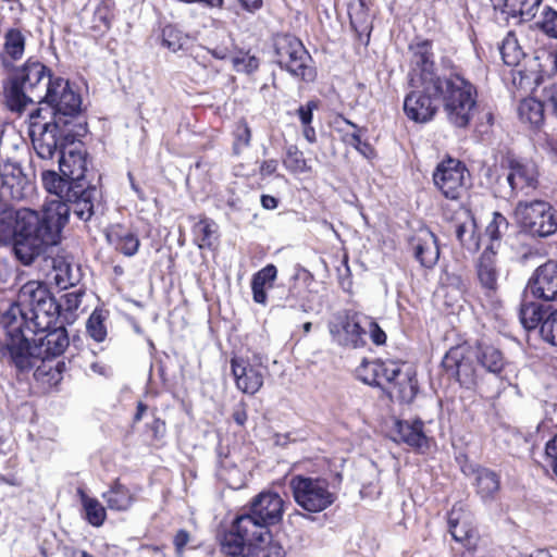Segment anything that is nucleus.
<instances>
[{
    "label": "nucleus",
    "mask_w": 557,
    "mask_h": 557,
    "mask_svg": "<svg viewBox=\"0 0 557 557\" xmlns=\"http://www.w3.org/2000/svg\"><path fill=\"white\" fill-rule=\"evenodd\" d=\"M18 309H13L12 320H8L9 334H5L1 349L2 359L13 366L20 372H27L36 368L34 376L38 381L52 384L61 379V372L46 363V360L62 355L70 341L64 326H52L48 331L32 330L27 332L18 329L14 314Z\"/></svg>",
    "instance_id": "1"
},
{
    "label": "nucleus",
    "mask_w": 557,
    "mask_h": 557,
    "mask_svg": "<svg viewBox=\"0 0 557 557\" xmlns=\"http://www.w3.org/2000/svg\"><path fill=\"white\" fill-rule=\"evenodd\" d=\"M53 77L50 69L44 63L28 59L12 71L3 85L7 107L21 113L30 103L41 104L47 85Z\"/></svg>",
    "instance_id": "2"
},
{
    "label": "nucleus",
    "mask_w": 557,
    "mask_h": 557,
    "mask_svg": "<svg viewBox=\"0 0 557 557\" xmlns=\"http://www.w3.org/2000/svg\"><path fill=\"white\" fill-rule=\"evenodd\" d=\"M66 209L55 206L45 209L42 215H37V223L30 230L18 232L13 237V251L15 257L24 264L29 265L39 257L48 246L58 244L64 227Z\"/></svg>",
    "instance_id": "3"
},
{
    "label": "nucleus",
    "mask_w": 557,
    "mask_h": 557,
    "mask_svg": "<svg viewBox=\"0 0 557 557\" xmlns=\"http://www.w3.org/2000/svg\"><path fill=\"white\" fill-rule=\"evenodd\" d=\"M41 103L52 109V121L72 126L73 134L86 135L87 121L82 109V97L69 81L54 76L49 81Z\"/></svg>",
    "instance_id": "4"
},
{
    "label": "nucleus",
    "mask_w": 557,
    "mask_h": 557,
    "mask_svg": "<svg viewBox=\"0 0 557 557\" xmlns=\"http://www.w3.org/2000/svg\"><path fill=\"white\" fill-rule=\"evenodd\" d=\"M438 90H433L435 98H442L444 112L450 124L467 127L476 104L475 87L459 74L443 77Z\"/></svg>",
    "instance_id": "5"
},
{
    "label": "nucleus",
    "mask_w": 557,
    "mask_h": 557,
    "mask_svg": "<svg viewBox=\"0 0 557 557\" xmlns=\"http://www.w3.org/2000/svg\"><path fill=\"white\" fill-rule=\"evenodd\" d=\"M42 109H37L30 114L29 136L33 148L38 158L45 161L52 160L57 154H61L69 144H74L84 135L73 134L72 126L60 125L55 121L40 124L35 121L39 117Z\"/></svg>",
    "instance_id": "6"
},
{
    "label": "nucleus",
    "mask_w": 557,
    "mask_h": 557,
    "mask_svg": "<svg viewBox=\"0 0 557 557\" xmlns=\"http://www.w3.org/2000/svg\"><path fill=\"white\" fill-rule=\"evenodd\" d=\"M283 510L284 502L277 493L261 492L237 515L238 523L243 528L248 525L252 536L263 542V536H271L269 527L281 521Z\"/></svg>",
    "instance_id": "7"
},
{
    "label": "nucleus",
    "mask_w": 557,
    "mask_h": 557,
    "mask_svg": "<svg viewBox=\"0 0 557 557\" xmlns=\"http://www.w3.org/2000/svg\"><path fill=\"white\" fill-rule=\"evenodd\" d=\"M274 52L275 61L281 69L307 82L314 79L315 72L310 65L311 57L298 38L287 34L277 35L274 38Z\"/></svg>",
    "instance_id": "8"
},
{
    "label": "nucleus",
    "mask_w": 557,
    "mask_h": 557,
    "mask_svg": "<svg viewBox=\"0 0 557 557\" xmlns=\"http://www.w3.org/2000/svg\"><path fill=\"white\" fill-rule=\"evenodd\" d=\"M289 487L296 504L308 512H321L336 499L329 490L327 481L321 478L295 475Z\"/></svg>",
    "instance_id": "9"
},
{
    "label": "nucleus",
    "mask_w": 557,
    "mask_h": 557,
    "mask_svg": "<svg viewBox=\"0 0 557 557\" xmlns=\"http://www.w3.org/2000/svg\"><path fill=\"white\" fill-rule=\"evenodd\" d=\"M515 216L521 228L532 236L547 237L557 231L553 208L546 201H519Z\"/></svg>",
    "instance_id": "10"
},
{
    "label": "nucleus",
    "mask_w": 557,
    "mask_h": 557,
    "mask_svg": "<svg viewBox=\"0 0 557 557\" xmlns=\"http://www.w3.org/2000/svg\"><path fill=\"white\" fill-rule=\"evenodd\" d=\"M433 182L444 197L456 200L470 186V173L461 161L447 158L435 168Z\"/></svg>",
    "instance_id": "11"
},
{
    "label": "nucleus",
    "mask_w": 557,
    "mask_h": 557,
    "mask_svg": "<svg viewBox=\"0 0 557 557\" xmlns=\"http://www.w3.org/2000/svg\"><path fill=\"white\" fill-rule=\"evenodd\" d=\"M100 196L96 186L87 183H77L74 188L67 190L64 201H51L46 209L63 206L66 209L64 225L67 223L69 215L73 212L79 220L89 221L95 213V203Z\"/></svg>",
    "instance_id": "12"
},
{
    "label": "nucleus",
    "mask_w": 557,
    "mask_h": 557,
    "mask_svg": "<svg viewBox=\"0 0 557 557\" xmlns=\"http://www.w3.org/2000/svg\"><path fill=\"white\" fill-rule=\"evenodd\" d=\"M49 294L50 292L41 282L29 281L25 283L18 292L16 304H13L1 317V324L5 330V334H9V324L7 322L12 320L13 309L20 310V314L16 313L14 315L18 329H23L27 324V312L40 304Z\"/></svg>",
    "instance_id": "13"
},
{
    "label": "nucleus",
    "mask_w": 557,
    "mask_h": 557,
    "mask_svg": "<svg viewBox=\"0 0 557 557\" xmlns=\"http://www.w3.org/2000/svg\"><path fill=\"white\" fill-rule=\"evenodd\" d=\"M474 360L473 347L463 345L450 348L443 358L442 364L461 385L469 388L475 384L478 376Z\"/></svg>",
    "instance_id": "14"
},
{
    "label": "nucleus",
    "mask_w": 557,
    "mask_h": 557,
    "mask_svg": "<svg viewBox=\"0 0 557 557\" xmlns=\"http://www.w3.org/2000/svg\"><path fill=\"white\" fill-rule=\"evenodd\" d=\"M333 341L343 346H358L364 334L363 317L349 311H339L329 323Z\"/></svg>",
    "instance_id": "15"
},
{
    "label": "nucleus",
    "mask_w": 557,
    "mask_h": 557,
    "mask_svg": "<svg viewBox=\"0 0 557 557\" xmlns=\"http://www.w3.org/2000/svg\"><path fill=\"white\" fill-rule=\"evenodd\" d=\"M37 215L36 211L27 208L14 210L8 203H0V243H11L18 232L34 227Z\"/></svg>",
    "instance_id": "16"
},
{
    "label": "nucleus",
    "mask_w": 557,
    "mask_h": 557,
    "mask_svg": "<svg viewBox=\"0 0 557 557\" xmlns=\"http://www.w3.org/2000/svg\"><path fill=\"white\" fill-rule=\"evenodd\" d=\"M506 181L510 187V196H529L539 186V171L535 163L511 159Z\"/></svg>",
    "instance_id": "17"
},
{
    "label": "nucleus",
    "mask_w": 557,
    "mask_h": 557,
    "mask_svg": "<svg viewBox=\"0 0 557 557\" xmlns=\"http://www.w3.org/2000/svg\"><path fill=\"white\" fill-rule=\"evenodd\" d=\"M412 71L419 76L421 87L426 90H438L440 81L443 78L434 72L432 44L428 40L411 45Z\"/></svg>",
    "instance_id": "18"
},
{
    "label": "nucleus",
    "mask_w": 557,
    "mask_h": 557,
    "mask_svg": "<svg viewBox=\"0 0 557 557\" xmlns=\"http://www.w3.org/2000/svg\"><path fill=\"white\" fill-rule=\"evenodd\" d=\"M33 187L22 169L13 163L4 164L0 170V203L24 199Z\"/></svg>",
    "instance_id": "19"
},
{
    "label": "nucleus",
    "mask_w": 557,
    "mask_h": 557,
    "mask_svg": "<svg viewBox=\"0 0 557 557\" xmlns=\"http://www.w3.org/2000/svg\"><path fill=\"white\" fill-rule=\"evenodd\" d=\"M231 369L236 387L244 394L255 395L263 386L265 367L248 359L232 358Z\"/></svg>",
    "instance_id": "20"
},
{
    "label": "nucleus",
    "mask_w": 557,
    "mask_h": 557,
    "mask_svg": "<svg viewBox=\"0 0 557 557\" xmlns=\"http://www.w3.org/2000/svg\"><path fill=\"white\" fill-rule=\"evenodd\" d=\"M252 533L248 525L245 528L239 525L236 516L230 529L218 535L221 552L230 557H245L247 550L252 548L253 542L258 541Z\"/></svg>",
    "instance_id": "21"
},
{
    "label": "nucleus",
    "mask_w": 557,
    "mask_h": 557,
    "mask_svg": "<svg viewBox=\"0 0 557 557\" xmlns=\"http://www.w3.org/2000/svg\"><path fill=\"white\" fill-rule=\"evenodd\" d=\"M87 157L83 144L81 141L76 144V140H74V144H69L60 154V172L73 183H86Z\"/></svg>",
    "instance_id": "22"
},
{
    "label": "nucleus",
    "mask_w": 557,
    "mask_h": 557,
    "mask_svg": "<svg viewBox=\"0 0 557 557\" xmlns=\"http://www.w3.org/2000/svg\"><path fill=\"white\" fill-rule=\"evenodd\" d=\"M475 274L481 293L494 298L499 289L500 271L496 263L495 252L485 249L475 263Z\"/></svg>",
    "instance_id": "23"
},
{
    "label": "nucleus",
    "mask_w": 557,
    "mask_h": 557,
    "mask_svg": "<svg viewBox=\"0 0 557 557\" xmlns=\"http://www.w3.org/2000/svg\"><path fill=\"white\" fill-rule=\"evenodd\" d=\"M468 455H458L457 462L460 465L462 472L466 475L475 474L476 493L484 503H490L495 499L497 492L500 488L499 475L481 466H466Z\"/></svg>",
    "instance_id": "24"
},
{
    "label": "nucleus",
    "mask_w": 557,
    "mask_h": 557,
    "mask_svg": "<svg viewBox=\"0 0 557 557\" xmlns=\"http://www.w3.org/2000/svg\"><path fill=\"white\" fill-rule=\"evenodd\" d=\"M433 90H413L407 95L404 101V111L408 119L417 123H426L431 121L436 111L437 106L433 99Z\"/></svg>",
    "instance_id": "25"
},
{
    "label": "nucleus",
    "mask_w": 557,
    "mask_h": 557,
    "mask_svg": "<svg viewBox=\"0 0 557 557\" xmlns=\"http://www.w3.org/2000/svg\"><path fill=\"white\" fill-rule=\"evenodd\" d=\"M60 311L61 305L49 294L40 304L27 312V324L24 325V330L27 332L32 330H35V332L48 331L57 324Z\"/></svg>",
    "instance_id": "26"
},
{
    "label": "nucleus",
    "mask_w": 557,
    "mask_h": 557,
    "mask_svg": "<svg viewBox=\"0 0 557 557\" xmlns=\"http://www.w3.org/2000/svg\"><path fill=\"white\" fill-rule=\"evenodd\" d=\"M389 377L385 386L389 398L410 404L418 393L414 371L409 367L404 370L403 366L397 363V371Z\"/></svg>",
    "instance_id": "27"
},
{
    "label": "nucleus",
    "mask_w": 557,
    "mask_h": 557,
    "mask_svg": "<svg viewBox=\"0 0 557 557\" xmlns=\"http://www.w3.org/2000/svg\"><path fill=\"white\" fill-rule=\"evenodd\" d=\"M531 293L544 300L557 299V262L549 260L540 265L529 284Z\"/></svg>",
    "instance_id": "28"
},
{
    "label": "nucleus",
    "mask_w": 557,
    "mask_h": 557,
    "mask_svg": "<svg viewBox=\"0 0 557 557\" xmlns=\"http://www.w3.org/2000/svg\"><path fill=\"white\" fill-rule=\"evenodd\" d=\"M414 258L425 268H432L440 258V248L435 235L428 228L419 230L410 239Z\"/></svg>",
    "instance_id": "29"
},
{
    "label": "nucleus",
    "mask_w": 557,
    "mask_h": 557,
    "mask_svg": "<svg viewBox=\"0 0 557 557\" xmlns=\"http://www.w3.org/2000/svg\"><path fill=\"white\" fill-rule=\"evenodd\" d=\"M397 363L393 360L363 361L357 369L358 376L369 385L381 386L385 389L389 376L397 371Z\"/></svg>",
    "instance_id": "30"
},
{
    "label": "nucleus",
    "mask_w": 557,
    "mask_h": 557,
    "mask_svg": "<svg viewBox=\"0 0 557 557\" xmlns=\"http://www.w3.org/2000/svg\"><path fill=\"white\" fill-rule=\"evenodd\" d=\"M473 349L476 362L486 371L499 373L503 370L505 360L499 349L483 342L478 343Z\"/></svg>",
    "instance_id": "31"
},
{
    "label": "nucleus",
    "mask_w": 557,
    "mask_h": 557,
    "mask_svg": "<svg viewBox=\"0 0 557 557\" xmlns=\"http://www.w3.org/2000/svg\"><path fill=\"white\" fill-rule=\"evenodd\" d=\"M108 242L127 257L134 256L140 246L138 237L122 226H115L107 234Z\"/></svg>",
    "instance_id": "32"
},
{
    "label": "nucleus",
    "mask_w": 557,
    "mask_h": 557,
    "mask_svg": "<svg viewBox=\"0 0 557 557\" xmlns=\"http://www.w3.org/2000/svg\"><path fill=\"white\" fill-rule=\"evenodd\" d=\"M466 220L456 225V237L461 246L470 252H475L480 248V236L476 232V223L469 210H465Z\"/></svg>",
    "instance_id": "33"
},
{
    "label": "nucleus",
    "mask_w": 557,
    "mask_h": 557,
    "mask_svg": "<svg viewBox=\"0 0 557 557\" xmlns=\"http://www.w3.org/2000/svg\"><path fill=\"white\" fill-rule=\"evenodd\" d=\"M544 98L537 100L533 97L523 99L518 108L520 120L533 127H540L544 122Z\"/></svg>",
    "instance_id": "34"
},
{
    "label": "nucleus",
    "mask_w": 557,
    "mask_h": 557,
    "mask_svg": "<svg viewBox=\"0 0 557 557\" xmlns=\"http://www.w3.org/2000/svg\"><path fill=\"white\" fill-rule=\"evenodd\" d=\"M194 242L200 249H211L218 240V225L203 218L193 226Z\"/></svg>",
    "instance_id": "35"
},
{
    "label": "nucleus",
    "mask_w": 557,
    "mask_h": 557,
    "mask_svg": "<svg viewBox=\"0 0 557 557\" xmlns=\"http://www.w3.org/2000/svg\"><path fill=\"white\" fill-rule=\"evenodd\" d=\"M103 499L110 509L116 511L127 510L133 503V495L129 490L115 480L110 490L102 494Z\"/></svg>",
    "instance_id": "36"
},
{
    "label": "nucleus",
    "mask_w": 557,
    "mask_h": 557,
    "mask_svg": "<svg viewBox=\"0 0 557 557\" xmlns=\"http://www.w3.org/2000/svg\"><path fill=\"white\" fill-rule=\"evenodd\" d=\"M41 181L45 189L52 195H55L58 199L55 201H64L67 190L74 188L77 183L71 182L63 175H58L54 171H44L41 174Z\"/></svg>",
    "instance_id": "37"
},
{
    "label": "nucleus",
    "mask_w": 557,
    "mask_h": 557,
    "mask_svg": "<svg viewBox=\"0 0 557 557\" xmlns=\"http://www.w3.org/2000/svg\"><path fill=\"white\" fill-rule=\"evenodd\" d=\"M78 492L84 509V519L92 527H101L107 518L106 508L97 498L89 497L81 490Z\"/></svg>",
    "instance_id": "38"
},
{
    "label": "nucleus",
    "mask_w": 557,
    "mask_h": 557,
    "mask_svg": "<svg viewBox=\"0 0 557 557\" xmlns=\"http://www.w3.org/2000/svg\"><path fill=\"white\" fill-rule=\"evenodd\" d=\"M26 38L24 34L17 28H10L4 34L3 50L4 53L12 59L17 61L22 59L25 52Z\"/></svg>",
    "instance_id": "39"
},
{
    "label": "nucleus",
    "mask_w": 557,
    "mask_h": 557,
    "mask_svg": "<svg viewBox=\"0 0 557 557\" xmlns=\"http://www.w3.org/2000/svg\"><path fill=\"white\" fill-rule=\"evenodd\" d=\"M398 433H399L400 440L412 447L420 448L426 441V437L423 433L422 421H414L413 423L399 422L398 423Z\"/></svg>",
    "instance_id": "40"
},
{
    "label": "nucleus",
    "mask_w": 557,
    "mask_h": 557,
    "mask_svg": "<svg viewBox=\"0 0 557 557\" xmlns=\"http://www.w3.org/2000/svg\"><path fill=\"white\" fill-rule=\"evenodd\" d=\"M249 550L255 557H287L285 548L280 542L272 540V535L263 536V542L255 541Z\"/></svg>",
    "instance_id": "41"
},
{
    "label": "nucleus",
    "mask_w": 557,
    "mask_h": 557,
    "mask_svg": "<svg viewBox=\"0 0 557 557\" xmlns=\"http://www.w3.org/2000/svg\"><path fill=\"white\" fill-rule=\"evenodd\" d=\"M52 270L54 272V281L61 288L73 286L75 277L72 273L71 263L64 257H57L51 260Z\"/></svg>",
    "instance_id": "42"
},
{
    "label": "nucleus",
    "mask_w": 557,
    "mask_h": 557,
    "mask_svg": "<svg viewBox=\"0 0 557 557\" xmlns=\"http://www.w3.org/2000/svg\"><path fill=\"white\" fill-rule=\"evenodd\" d=\"M283 163L293 173H307L311 171V165L305 159L304 153L293 145L287 148Z\"/></svg>",
    "instance_id": "43"
},
{
    "label": "nucleus",
    "mask_w": 557,
    "mask_h": 557,
    "mask_svg": "<svg viewBox=\"0 0 557 557\" xmlns=\"http://www.w3.org/2000/svg\"><path fill=\"white\" fill-rule=\"evenodd\" d=\"M188 37L173 25H166L161 32V44L172 52L183 49Z\"/></svg>",
    "instance_id": "44"
},
{
    "label": "nucleus",
    "mask_w": 557,
    "mask_h": 557,
    "mask_svg": "<svg viewBox=\"0 0 557 557\" xmlns=\"http://www.w3.org/2000/svg\"><path fill=\"white\" fill-rule=\"evenodd\" d=\"M520 320L525 329H535L543 322L542 307L534 302L523 304L520 309Z\"/></svg>",
    "instance_id": "45"
},
{
    "label": "nucleus",
    "mask_w": 557,
    "mask_h": 557,
    "mask_svg": "<svg viewBox=\"0 0 557 557\" xmlns=\"http://www.w3.org/2000/svg\"><path fill=\"white\" fill-rule=\"evenodd\" d=\"M497 1V4L502 2V0ZM541 1L542 0H503L506 8L528 18L536 15Z\"/></svg>",
    "instance_id": "46"
},
{
    "label": "nucleus",
    "mask_w": 557,
    "mask_h": 557,
    "mask_svg": "<svg viewBox=\"0 0 557 557\" xmlns=\"http://www.w3.org/2000/svg\"><path fill=\"white\" fill-rule=\"evenodd\" d=\"M460 511L454 507L448 513H447V524H448V531L451 535V537L456 542H462L466 539L470 537V529L466 525H460Z\"/></svg>",
    "instance_id": "47"
},
{
    "label": "nucleus",
    "mask_w": 557,
    "mask_h": 557,
    "mask_svg": "<svg viewBox=\"0 0 557 557\" xmlns=\"http://www.w3.org/2000/svg\"><path fill=\"white\" fill-rule=\"evenodd\" d=\"M86 329L90 337H92L96 342H103L107 337V329L104 325V317L101 311L95 310L86 324Z\"/></svg>",
    "instance_id": "48"
},
{
    "label": "nucleus",
    "mask_w": 557,
    "mask_h": 557,
    "mask_svg": "<svg viewBox=\"0 0 557 557\" xmlns=\"http://www.w3.org/2000/svg\"><path fill=\"white\" fill-rule=\"evenodd\" d=\"M500 53L504 63L509 66L518 64L522 55V51L512 36H508L504 39L500 47Z\"/></svg>",
    "instance_id": "49"
},
{
    "label": "nucleus",
    "mask_w": 557,
    "mask_h": 557,
    "mask_svg": "<svg viewBox=\"0 0 557 557\" xmlns=\"http://www.w3.org/2000/svg\"><path fill=\"white\" fill-rule=\"evenodd\" d=\"M540 334L545 342L557 346V310L543 320Z\"/></svg>",
    "instance_id": "50"
},
{
    "label": "nucleus",
    "mask_w": 557,
    "mask_h": 557,
    "mask_svg": "<svg viewBox=\"0 0 557 557\" xmlns=\"http://www.w3.org/2000/svg\"><path fill=\"white\" fill-rule=\"evenodd\" d=\"M540 28L549 37L557 39V11L546 7L539 22Z\"/></svg>",
    "instance_id": "51"
},
{
    "label": "nucleus",
    "mask_w": 557,
    "mask_h": 557,
    "mask_svg": "<svg viewBox=\"0 0 557 557\" xmlns=\"http://www.w3.org/2000/svg\"><path fill=\"white\" fill-rule=\"evenodd\" d=\"M508 226L507 219L503 214L495 212L492 222L486 226V234L492 240H497L508 230Z\"/></svg>",
    "instance_id": "52"
},
{
    "label": "nucleus",
    "mask_w": 557,
    "mask_h": 557,
    "mask_svg": "<svg viewBox=\"0 0 557 557\" xmlns=\"http://www.w3.org/2000/svg\"><path fill=\"white\" fill-rule=\"evenodd\" d=\"M218 476L226 480L227 475L239 473L236 462L232 459V455H218L216 458Z\"/></svg>",
    "instance_id": "53"
},
{
    "label": "nucleus",
    "mask_w": 557,
    "mask_h": 557,
    "mask_svg": "<svg viewBox=\"0 0 557 557\" xmlns=\"http://www.w3.org/2000/svg\"><path fill=\"white\" fill-rule=\"evenodd\" d=\"M233 63L238 72L251 73L259 66V60L255 55L243 53L233 58Z\"/></svg>",
    "instance_id": "54"
},
{
    "label": "nucleus",
    "mask_w": 557,
    "mask_h": 557,
    "mask_svg": "<svg viewBox=\"0 0 557 557\" xmlns=\"http://www.w3.org/2000/svg\"><path fill=\"white\" fill-rule=\"evenodd\" d=\"M251 139V132L248 127L247 123L242 122L237 125L235 131V143H234V151L235 153H239L240 150L247 146H249Z\"/></svg>",
    "instance_id": "55"
},
{
    "label": "nucleus",
    "mask_w": 557,
    "mask_h": 557,
    "mask_svg": "<svg viewBox=\"0 0 557 557\" xmlns=\"http://www.w3.org/2000/svg\"><path fill=\"white\" fill-rule=\"evenodd\" d=\"M363 326L364 334L369 333L372 342L375 345H382L386 342L385 332L379 326V324L374 320L368 317H363Z\"/></svg>",
    "instance_id": "56"
},
{
    "label": "nucleus",
    "mask_w": 557,
    "mask_h": 557,
    "mask_svg": "<svg viewBox=\"0 0 557 557\" xmlns=\"http://www.w3.org/2000/svg\"><path fill=\"white\" fill-rule=\"evenodd\" d=\"M345 122L355 129L354 133L346 135V143L355 147L363 156H367V151L370 150V146L361 140V128L348 120H346Z\"/></svg>",
    "instance_id": "57"
},
{
    "label": "nucleus",
    "mask_w": 557,
    "mask_h": 557,
    "mask_svg": "<svg viewBox=\"0 0 557 557\" xmlns=\"http://www.w3.org/2000/svg\"><path fill=\"white\" fill-rule=\"evenodd\" d=\"M232 40L227 34L222 35L221 45L208 48L209 52L216 59L224 60L231 54Z\"/></svg>",
    "instance_id": "58"
},
{
    "label": "nucleus",
    "mask_w": 557,
    "mask_h": 557,
    "mask_svg": "<svg viewBox=\"0 0 557 557\" xmlns=\"http://www.w3.org/2000/svg\"><path fill=\"white\" fill-rule=\"evenodd\" d=\"M277 275L276 267L273 264H268L264 268H262L260 271L253 274V277L263 283L264 285H268L269 288H271L274 284V281Z\"/></svg>",
    "instance_id": "59"
},
{
    "label": "nucleus",
    "mask_w": 557,
    "mask_h": 557,
    "mask_svg": "<svg viewBox=\"0 0 557 557\" xmlns=\"http://www.w3.org/2000/svg\"><path fill=\"white\" fill-rule=\"evenodd\" d=\"M350 25L360 36L362 34L369 36L371 26L367 15L363 12L360 14H350Z\"/></svg>",
    "instance_id": "60"
},
{
    "label": "nucleus",
    "mask_w": 557,
    "mask_h": 557,
    "mask_svg": "<svg viewBox=\"0 0 557 557\" xmlns=\"http://www.w3.org/2000/svg\"><path fill=\"white\" fill-rule=\"evenodd\" d=\"M82 297L83 293L81 290L66 293L63 296V304H60L61 308H64L66 311H74L78 309L82 304Z\"/></svg>",
    "instance_id": "61"
},
{
    "label": "nucleus",
    "mask_w": 557,
    "mask_h": 557,
    "mask_svg": "<svg viewBox=\"0 0 557 557\" xmlns=\"http://www.w3.org/2000/svg\"><path fill=\"white\" fill-rule=\"evenodd\" d=\"M318 109V102L314 100L308 101L306 104L297 109V115L301 125L311 124L313 117V110Z\"/></svg>",
    "instance_id": "62"
},
{
    "label": "nucleus",
    "mask_w": 557,
    "mask_h": 557,
    "mask_svg": "<svg viewBox=\"0 0 557 557\" xmlns=\"http://www.w3.org/2000/svg\"><path fill=\"white\" fill-rule=\"evenodd\" d=\"M542 98H544L546 106L550 107L557 115V82L543 88Z\"/></svg>",
    "instance_id": "63"
},
{
    "label": "nucleus",
    "mask_w": 557,
    "mask_h": 557,
    "mask_svg": "<svg viewBox=\"0 0 557 557\" xmlns=\"http://www.w3.org/2000/svg\"><path fill=\"white\" fill-rule=\"evenodd\" d=\"M190 540V534L185 529H180L173 539V545L175 548V553L178 557L183 555L184 548Z\"/></svg>",
    "instance_id": "64"
}]
</instances>
